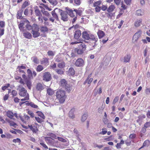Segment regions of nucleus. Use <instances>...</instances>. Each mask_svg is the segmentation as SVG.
<instances>
[{"label":"nucleus","mask_w":150,"mask_h":150,"mask_svg":"<svg viewBox=\"0 0 150 150\" xmlns=\"http://www.w3.org/2000/svg\"><path fill=\"white\" fill-rule=\"evenodd\" d=\"M65 94V91L63 90H59L57 91L56 96L60 103H62L64 102L66 98Z\"/></svg>","instance_id":"nucleus-1"},{"label":"nucleus","mask_w":150,"mask_h":150,"mask_svg":"<svg viewBox=\"0 0 150 150\" xmlns=\"http://www.w3.org/2000/svg\"><path fill=\"white\" fill-rule=\"evenodd\" d=\"M62 11V10L56 8H55L54 10L51 12V14L52 17H50L49 18V20L50 21H51L52 23L55 22V21H59V18L57 15V13L58 12L60 13V12Z\"/></svg>","instance_id":"nucleus-2"},{"label":"nucleus","mask_w":150,"mask_h":150,"mask_svg":"<svg viewBox=\"0 0 150 150\" xmlns=\"http://www.w3.org/2000/svg\"><path fill=\"white\" fill-rule=\"evenodd\" d=\"M16 89L18 91V94L21 96L24 97L25 96H29L27 91L21 85H19L16 87Z\"/></svg>","instance_id":"nucleus-3"},{"label":"nucleus","mask_w":150,"mask_h":150,"mask_svg":"<svg viewBox=\"0 0 150 150\" xmlns=\"http://www.w3.org/2000/svg\"><path fill=\"white\" fill-rule=\"evenodd\" d=\"M72 9L69 8H66L68 14L71 17L73 18L72 20V23H74L76 20L77 18L76 16V11Z\"/></svg>","instance_id":"nucleus-4"},{"label":"nucleus","mask_w":150,"mask_h":150,"mask_svg":"<svg viewBox=\"0 0 150 150\" xmlns=\"http://www.w3.org/2000/svg\"><path fill=\"white\" fill-rule=\"evenodd\" d=\"M6 115L7 116L11 119H12L14 116L17 118L21 120L22 121H23V117L20 115H18L17 113H13L10 111H8L6 112Z\"/></svg>","instance_id":"nucleus-5"},{"label":"nucleus","mask_w":150,"mask_h":150,"mask_svg":"<svg viewBox=\"0 0 150 150\" xmlns=\"http://www.w3.org/2000/svg\"><path fill=\"white\" fill-rule=\"evenodd\" d=\"M60 86L64 87L66 91L69 92L72 90V87L67 83V81L64 79H63L60 81Z\"/></svg>","instance_id":"nucleus-6"},{"label":"nucleus","mask_w":150,"mask_h":150,"mask_svg":"<svg viewBox=\"0 0 150 150\" xmlns=\"http://www.w3.org/2000/svg\"><path fill=\"white\" fill-rule=\"evenodd\" d=\"M78 43H81L78 45L79 48L82 50L84 51L86 50V45L85 44L83 43L79 40H78V41H76L74 42H72L71 43V44L72 45H74Z\"/></svg>","instance_id":"nucleus-7"},{"label":"nucleus","mask_w":150,"mask_h":150,"mask_svg":"<svg viewBox=\"0 0 150 150\" xmlns=\"http://www.w3.org/2000/svg\"><path fill=\"white\" fill-rule=\"evenodd\" d=\"M42 77L43 80L47 82L49 81L52 79L51 75L48 72H46L44 73Z\"/></svg>","instance_id":"nucleus-8"},{"label":"nucleus","mask_w":150,"mask_h":150,"mask_svg":"<svg viewBox=\"0 0 150 150\" xmlns=\"http://www.w3.org/2000/svg\"><path fill=\"white\" fill-rule=\"evenodd\" d=\"M60 15L61 16V19L64 21H67L68 20V15L67 12L63 11L62 10L60 12Z\"/></svg>","instance_id":"nucleus-9"},{"label":"nucleus","mask_w":150,"mask_h":150,"mask_svg":"<svg viewBox=\"0 0 150 150\" xmlns=\"http://www.w3.org/2000/svg\"><path fill=\"white\" fill-rule=\"evenodd\" d=\"M75 64L78 67H80L83 66L84 64L83 60L81 58L78 59L76 61Z\"/></svg>","instance_id":"nucleus-10"},{"label":"nucleus","mask_w":150,"mask_h":150,"mask_svg":"<svg viewBox=\"0 0 150 150\" xmlns=\"http://www.w3.org/2000/svg\"><path fill=\"white\" fill-rule=\"evenodd\" d=\"M142 32L140 30L138 31L136 33L133 37V40L134 41H136L141 36Z\"/></svg>","instance_id":"nucleus-11"},{"label":"nucleus","mask_w":150,"mask_h":150,"mask_svg":"<svg viewBox=\"0 0 150 150\" xmlns=\"http://www.w3.org/2000/svg\"><path fill=\"white\" fill-rule=\"evenodd\" d=\"M50 136H51L52 138L55 139H57H57L59 141H61L62 142H67V140L61 137H57L56 136L55 134H53L52 133H51L50 134Z\"/></svg>","instance_id":"nucleus-12"},{"label":"nucleus","mask_w":150,"mask_h":150,"mask_svg":"<svg viewBox=\"0 0 150 150\" xmlns=\"http://www.w3.org/2000/svg\"><path fill=\"white\" fill-rule=\"evenodd\" d=\"M90 35V34L86 31H85L82 33V38L85 40H89Z\"/></svg>","instance_id":"nucleus-13"},{"label":"nucleus","mask_w":150,"mask_h":150,"mask_svg":"<svg viewBox=\"0 0 150 150\" xmlns=\"http://www.w3.org/2000/svg\"><path fill=\"white\" fill-rule=\"evenodd\" d=\"M81 35V31L79 30H76L74 34V38L76 39H78Z\"/></svg>","instance_id":"nucleus-14"},{"label":"nucleus","mask_w":150,"mask_h":150,"mask_svg":"<svg viewBox=\"0 0 150 150\" xmlns=\"http://www.w3.org/2000/svg\"><path fill=\"white\" fill-rule=\"evenodd\" d=\"M91 75L92 73H91L88 76L87 78L84 82V84H85L86 83H88V84H90L91 83L93 80L92 78H90L91 76Z\"/></svg>","instance_id":"nucleus-15"},{"label":"nucleus","mask_w":150,"mask_h":150,"mask_svg":"<svg viewBox=\"0 0 150 150\" xmlns=\"http://www.w3.org/2000/svg\"><path fill=\"white\" fill-rule=\"evenodd\" d=\"M25 83L27 87L29 89H30L32 87V82L29 79H25Z\"/></svg>","instance_id":"nucleus-16"},{"label":"nucleus","mask_w":150,"mask_h":150,"mask_svg":"<svg viewBox=\"0 0 150 150\" xmlns=\"http://www.w3.org/2000/svg\"><path fill=\"white\" fill-rule=\"evenodd\" d=\"M75 111V109L73 108L71 109L69 111V116L70 118L73 119L75 117V116L74 113Z\"/></svg>","instance_id":"nucleus-17"},{"label":"nucleus","mask_w":150,"mask_h":150,"mask_svg":"<svg viewBox=\"0 0 150 150\" xmlns=\"http://www.w3.org/2000/svg\"><path fill=\"white\" fill-rule=\"evenodd\" d=\"M131 56L130 54L125 55L123 59V62L125 63L129 62L130 61Z\"/></svg>","instance_id":"nucleus-18"},{"label":"nucleus","mask_w":150,"mask_h":150,"mask_svg":"<svg viewBox=\"0 0 150 150\" xmlns=\"http://www.w3.org/2000/svg\"><path fill=\"white\" fill-rule=\"evenodd\" d=\"M98 38L94 35L90 34L89 36V40H91L92 41L95 43L98 41Z\"/></svg>","instance_id":"nucleus-19"},{"label":"nucleus","mask_w":150,"mask_h":150,"mask_svg":"<svg viewBox=\"0 0 150 150\" xmlns=\"http://www.w3.org/2000/svg\"><path fill=\"white\" fill-rule=\"evenodd\" d=\"M115 8V7L114 5H110L107 9V11L108 13H110L113 12Z\"/></svg>","instance_id":"nucleus-20"},{"label":"nucleus","mask_w":150,"mask_h":150,"mask_svg":"<svg viewBox=\"0 0 150 150\" xmlns=\"http://www.w3.org/2000/svg\"><path fill=\"white\" fill-rule=\"evenodd\" d=\"M97 35L99 38L100 39L104 36L105 33L103 31L101 30H99L97 32Z\"/></svg>","instance_id":"nucleus-21"},{"label":"nucleus","mask_w":150,"mask_h":150,"mask_svg":"<svg viewBox=\"0 0 150 150\" xmlns=\"http://www.w3.org/2000/svg\"><path fill=\"white\" fill-rule=\"evenodd\" d=\"M67 74L69 75H73L75 74V71L72 68H70L67 71Z\"/></svg>","instance_id":"nucleus-22"},{"label":"nucleus","mask_w":150,"mask_h":150,"mask_svg":"<svg viewBox=\"0 0 150 150\" xmlns=\"http://www.w3.org/2000/svg\"><path fill=\"white\" fill-rule=\"evenodd\" d=\"M37 126V125H30V126H29V129L32 131H38V129L36 126Z\"/></svg>","instance_id":"nucleus-23"},{"label":"nucleus","mask_w":150,"mask_h":150,"mask_svg":"<svg viewBox=\"0 0 150 150\" xmlns=\"http://www.w3.org/2000/svg\"><path fill=\"white\" fill-rule=\"evenodd\" d=\"M24 118H23V121H22L23 122L25 123L27 122H29L30 121V118L29 116L26 115H24Z\"/></svg>","instance_id":"nucleus-24"},{"label":"nucleus","mask_w":150,"mask_h":150,"mask_svg":"<svg viewBox=\"0 0 150 150\" xmlns=\"http://www.w3.org/2000/svg\"><path fill=\"white\" fill-rule=\"evenodd\" d=\"M36 89L38 91H41L44 89V87L42 84L40 83H38L37 85Z\"/></svg>","instance_id":"nucleus-25"},{"label":"nucleus","mask_w":150,"mask_h":150,"mask_svg":"<svg viewBox=\"0 0 150 150\" xmlns=\"http://www.w3.org/2000/svg\"><path fill=\"white\" fill-rule=\"evenodd\" d=\"M142 19H139L137 20L134 23V25L136 27H138L140 25L142 22Z\"/></svg>","instance_id":"nucleus-26"},{"label":"nucleus","mask_w":150,"mask_h":150,"mask_svg":"<svg viewBox=\"0 0 150 150\" xmlns=\"http://www.w3.org/2000/svg\"><path fill=\"white\" fill-rule=\"evenodd\" d=\"M27 105L30 106L33 108L39 109L38 106L33 102L28 103H27Z\"/></svg>","instance_id":"nucleus-27"},{"label":"nucleus","mask_w":150,"mask_h":150,"mask_svg":"<svg viewBox=\"0 0 150 150\" xmlns=\"http://www.w3.org/2000/svg\"><path fill=\"white\" fill-rule=\"evenodd\" d=\"M54 93V91L50 88H48L47 90V95L48 96H52Z\"/></svg>","instance_id":"nucleus-28"},{"label":"nucleus","mask_w":150,"mask_h":150,"mask_svg":"<svg viewBox=\"0 0 150 150\" xmlns=\"http://www.w3.org/2000/svg\"><path fill=\"white\" fill-rule=\"evenodd\" d=\"M45 139L48 144H50L52 142L53 139L51 137H46Z\"/></svg>","instance_id":"nucleus-29"},{"label":"nucleus","mask_w":150,"mask_h":150,"mask_svg":"<svg viewBox=\"0 0 150 150\" xmlns=\"http://www.w3.org/2000/svg\"><path fill=\"white\" fill-rule=\"evenodd\" d=\"M87 117L88 114L87 112H85L82 116L81 121L82 122H84L87 119Z\"/></svg>","instance_id":"nucleus-30"},{"label":"nucleus","mask_w":150,"mask_h":150,"mask_svg":"<svg viewBox=\"0 0 150 150\" xmlns=\"http://www.w3.org/2000/svg\"><path fill=\"white\" fill-rule=\"evenodd\" d=\"M39 30L32 31L33 35L34 38L37 37L40 35V33L38 32Z\"/></svg>","instance_id":"nucleus-31"},{"label":"nucleus","mask_w":150,"mask_h":150,"mask_svg":"<svg viewBox=\"0 0 150 150\" xmlns=\"http://www.w3.org/2000/svg\"><path fill=\"white\" fill-rule=\"evenodd\" d=\"M24 36L26 38L30 39L32 37V35L30 33L27 32L24 33L23 34Z\"/></svg>","instance_id":"nucleus-32"},{"label":"nucleus","mask_w":150,"mask_h":150,"mask_svg":"<svg viewBox=\"0 0 150 150\" xmlns=\"http://www.w3.org/2000/svg\"><path fill=\"white\" fill-rule=\"evenodd\" d=\"M75 51L78 54H81L83 53L84 51L81 49L76 48L75 49Z\"/></svg>","instance_id":"nucleus-33"},{"label":"nucleus","mask_w":150,"mask_h":150,"mask_svg":"<svg viewBox=\"0 0 150 150\" xmlns=\"http://www.w3.org/2000/svg\"><path fill=\"white\" fill-rule=\"evenodd\" d=\"M136 14L138 16H142L144 14V12L141 9H139L136 11Z\"/></svg>","instance_id":"nucleus-34"},{"label":"nucleus","mask_w":150,"mask_h":150,"mask_svg":"<svg viewBox=\"0 0 150 150\" xmlns=\"http://www.w3.org/2000/svg\"><path fill=\"white\" fill-rule=\"evenodd\" d=\"M23 9H20L19 10L18 12V16H17V18H21L22 15L23 13Z\"/></svg>","instance_id":"nucleus-35"},{"label":"nucleus","mask_w":150,"mask_h":150,"mask_svg":"<svg viewBox=\"0 0 150 150\" xmlns=\"http://www.w3.org/2000/svg\"><path fill=\"white\" fill-rule=\"evenodd\" d=\"M39 30L38 26L37 24H34L32 26V31Z\"/></svg>","instance_id":"nucleus-36"},{"label":"nucleus","mask_w":150,"mask_h":150,"mask_svg":"<svg viewBox=\"0 0 150 150\" xmlns=\"http://www.w3.org/2000/svg\"><path fill=\"white\" fill-rule=\"evenodd\" d=\"M36 113H37L38 115L40 116L41 118L43 119H44L45 118V117L44 114L41 112L37 111Z\"/></svg>","instance_id":"nucleus-37"},{"label":"nucleus","mask_w":150,"mask_h":150,"mask_svg":"<svg viewBox=\"0 0 150 150\" xmlns=\"http://www.w3.org/2000/svg\"><path fill=\"white\" fill-rule=\"evenodd\" d=\"M49 2L54 6L56 5L58 3L56 0H48Z\"/></svg>","instance_id":"nucleus-38"},{"label":"nucleus","mask_w":150,"mask_h":150,"mask_svg":"<svg viewBox=\"0 0 150 150\" xmlns=\"http://www.w3.org/2000/svg\"><path fill=\"white\" fill-rule=\"evenodd\" d=\"M74 10L76 11V16L77 15H79L80 16H81L82 15V11L79 10H77L75 9H74Z\"/></svg>","instance_id":"nucleus-39"},{"label":"nucleus","mask_w":150,"mask_h":150,"mask_svg":"<svg viewBox=\"0 0 150 150\" xmlns=\"http://www.w3.org/2000/svg\"><path fill=\"white\" fill-rule=\"evenodd\" d=\"M57 66L60 68H63L65 66V63L64 62H62L58 64Z\"/></svg>","instance_id":"nucleus-40"},{"label":"nucleus","mask_w":150,"mask_h":150,"mask_svg":"<svg viewBox=\"0 0 150 150\" xmlns=\"http://www.w3.org/2000/svg\"><path fill=\"white\" fill-rule=\"evenodd\" d=\"M25 24V23H20L19 25V29L21 31H24V27L23 26Z\"/></svg>","instance_id":"nucleus-41"},{"label":"nucleus","mask_w":150,"mask_h":150,"mask_svg":"<svg viewBox=\"0 0 150 150\" xmlns=\"http://www.w3.org/2000/svg\"><path fill=\"white\" fill-rule=\"evenodd\" d=\"M48 59L47 58H44L42 60V63L45 65L47 64L48 62Z\"/></svg>","instance_id":"nucleus-42"},{"label":"nucleus","mask_w":150,"mask_h":150,"mask_svg":"<svg viewBox=\"0 0 150 150\" xmlns=\"http://www.w3.org/2000/svg\"><path fill=\"white\" fill-rule=\"evenodd\" d=\"M29 5L28 2V1H25L22 5V9H24Z\"/></svg>","instance_id":"nucleus-43"},{"label":"nucleus","mask_w":150,"mask_h":150,"mask_svg":"<svg viewBox=\"0 0 150 150\" xmlns=\"http://www.w3.org/2000/svg\"><path fill=\"white\" fill-rule=\"evenodd\" d=\"M35 118L36 120L39 123H41L44 121V119L39 117H35Z\"/></svg>","instance_id":"nucleus-44"},{"label":"nucleus","mask_w":150,"mask_h":150,"mask_svg":"<svg viewBox=\"0 0 150 150\" xmlns=\"http://www.w3.org/2000/svg\"><path fill=\"white\" fill-rule=\"evenodd\" d=\"M43 67L41 65H38L36 69V71L38 72H40L43 69Z\"/></svg>","instance_id":"nucleus-45"},{"label":"nucleus","mask_w":150,"mask_h":150,"mask_svg":"<svg viewBox=\"0 0 150 150\" xmlns=\"http://www.w3.org/2000/svg\"><path fill=\"white\" fill-rule=\"evenodd\" d=\"M35 15L36 16H41V13L39 9H36L35 10Z\"/></svg>","instance_id":"nucleus-46"},{"label":"nucleus","mask_w":150,"mask_h":150,"mask_svg":"<svg viewBox=\"0 0 150 150\" xmlns=\"http://www.w3.org/2000/svg\"><path fill=\"white\" fill-rule=\"evenodd\" d=\"M55 52L52 51H49L47 54L49 56H53L55 55Z\"/></svg>","instance_id":"nucleus-47"},{"label":"nucleus","mask_w":150,"mask_h":150,"mask_svg":"<svg viewBox=\"0 0 150 150\" xmlns=\"http://www.w3.org/2000/svg\"><path fill=\"white\" fill-rule=\"evenodd\" d=\"M32 59L33 60V62L35 64H38L39 63V60L37 57H33L32 58Z\"/></svg>","instance_id":"nucleus-48"},{"label":"nucleus","mask_w":150,"mask_h":150,"mask_svg":"<svg viewBox=\"0 0 150 150\" xmlns=\"http://www.w3.org/2000/svg\"><path fill=\"white\" fill-rule=\"evenodd\" d=\"M40 144L45 148L46 149H48V147L47 146H46V144H44V143L43 142H42V140H40Z\"/></svg>","instance_id":"nucleus-49"},{"label":"nucleus","mask_w":150,"mask_h":150,"mask_svg":"<svg viewBox=\"0 0 150 150\" xmlns=\"http://www.w3.org/2000/svg\"><path fill=\"white\" fill-rule=\"evenodd\" d=\"M55 71L58 74L60 75L63 74L64 72L62 70L60 69H56Z\"/></svg>","instance_id":"nucleus-50"},{"label":"nucleus","mask_w":150,"mask_h":150,"mask_svg":"<svg viewBox=\"0 0 150 150\" xmlns=\"http://www.w3.org/2000/svg\"><path fill=\"white\" fill-rule=\"evenodd\" d=\"M5 25V23L4 21H0V27L3 29L4 28Z\"/></svg>","instance_id":"nucleus-51"},{"label":"nucleus","mask_w":150,"mask_h":150,"mask_svg":"<svg viewBox=\"0 0 150 150\" xmlns=\"http://www.w3.org/2000/svg\"><path fill=\"white\" fill-rule=\"evenodd\" d=\"M9 123L11 126H12L15 128L17 126V125L16 123L12 121H9Z\"/></svg>","instance_id":"nucleus-52"},{"label":"nucleus","mask_w":150,"mask_h":150,"mask_svg":"<svg viewBox=\"0 0 150 150\" xmlns=\"http://www.w3.org/2000/svg\"><path fill=\"white\" fill-rule=\"evenodd\" d=\"M56 62H59L62 60V59L61 57L57 56L55 58Z\"/></svg>","instance_id":"nucleus-53"},{"label":"nucleus","mask_w":150,"mask_h":150,"mask_svg":"<svg viewBox=\"0 0 150 150\" xmlns=\"http://www.w3.org/2000/svg\"><path fill=\"white\" fill-rule=\"evenodd\" d=\"M40 30L41 31L45 32L47 31L48 28L46 27L42 26L41 27Z\"/></svg>","instance_id":"nucleus-54"},{"label":"nucleus","mask_w":150,"mask_h":150,"mask_svg":"<svg viewBox=\"0 0 150 150\" xmlns=\"http://www.w3.org/2000/svg\"><path fill=\"white\" fill-rule=\"evenodd\" d=\"M10 85L9 83L6 84H5V86L2 87V89L3 91L5 90L8 88L9 87Z\"/></svg>","instance_id":"nucleus-55"},{"label":"nucleus","mask_w":150,"mask_h":150,"mask_svg":"<svg viewBox=\"0 0 150 150\" xmlns=\"http://www.w3.org/2000/svg\"><path fill=\"white\" fill-rule=\"evenodd\" d=\"M76 52L75 51V49L72 51L71 55V57H74L76 56Z\"/></svg>","instance_id":"nucleus-56"},{"label":"nucleus","mask_w":150,"mask_h":150,"mask_svg":"<svg viewBox=\"0 0 150 150\" xmlns=\"http://www.w3.org/2000/svg\"><path fill=\"white\" fill-rule=\"evenodd\" d=\"M149 141L148 140L145 141L143 144V146H148L149 144Z\"/></svg>","instance_id":"nucleus-57"},{"label":"nucleus","mask_w":150,"mask_h":150,"mask_svg":"<svg viewBox=\"0 0 150 150\" xmlns=\"http://www.w3.org/2000/svg\"><path fill=\"white\" fill-rule=\"evenodd\" d=\"M101 3L100 1H99L95 2L93 4L94 6H98L100 5Z\"/></svg>","instance_id":"nucleus-58"},{"label":"nucleus","mask_w":150,"mask_h":150,"mask_svg":"<svg viewBox=\"0 0 150 150\" xmlns=\"http://www.w3.org/2000/svg\"><path fill=\"white\" fill-rule=\"evenodd\" d=\"M150 127V122H146L144 125V127L145 129L146 128Z\"/></svg>","instance_id":"nucleus-59"},{"label":"nucleus","mask_w":150,"mask_h":150,"mask_svg":"<svg viewBox=\"0 0 150 150\" xmlns=\"http://www.w3.org/2000/svg\"><path fill=\"white\" fill-rule=\"evenodd\" d=\"M13 142L14 143H16V142L20 143L21 141L20 139L17 138L16 139H13Z\"/></svg>","instance_id":"nucleus-60"},{"label":"nucleus","mask_w":150,"mask_h":150,"mask_svg":"<svg viewBox=\"0 0 150 150\" xmlns=\"http://www.w3.org/2000/svg\"><path fill=\"white\" fill-rule=\"evenodd\" d=\"M108 8V6L107 5H103L101 7V9L103 11H105L107 10Z\"/></svg>","instance_id":"nucleus-61"},{"label":"nucleus","mask_w":150,"mask_h":150,"mask_svg":"<svg viewBox=\"0 0 150 150\" xmlns=\"http://www.w3.org/2000/svg\"><path fill=\"white\" fill-rule=\"evenodd\" d=\"M27 72L28 74V76L29 77L31 76L32 75V73L31 70L28 69L27 70Z\"/></svg>","instance_id":"nucleus-62"},{"label":"nucleus","mask_w":150,"mask_h":150,"mask_svg":"<svg viewBox=\"0 0 150 150\" xmlns=\"http://www.w3.org/2000/svg\"><path fill=\"white\" fill-rule=\"evenodd\" d=\"M118 100H119V97H117V96L115 98L113 101V102H112V104H115V103L118 101Z\"/></svg>","instance_id":"nucleus-63"},{"label":"nucleus","mask_w":150,"mask_h":150,"mask_svg":"<svg viewBox=\"0 0 150 150\" xmlns=\"http://www.w3.org/2000/svg\"><path fill=\"white\" fill-rule=\"evenodd\" d=\"M26 28L28 30H30L32 29V26L29 24H27L26 25Z\"/></svg>","instance_id":"nucleus-64"}]
</instances>
